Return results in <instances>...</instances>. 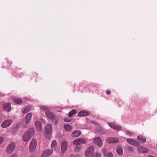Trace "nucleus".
<instances>
[{"instance_id": "nucleus-8", "label": "nucleus", "mask_w": 157, "mask_h": 157, "mask_svg": "<svg viewBox=\"0 0 157 157\" xmlns=\"http://www.w3.org/2000/svg\"><path fill=\"white\" fill-rule=\"evenodd\" d=\"M13 121L11 119H7L4 121L1 124L3 128H6L10 126L12 123Z\"/></svg>"}, {"instance_id": "nucleus-2", "label": "nucleus", "mask_w": 157, "mask_h": 157, "mask_svg": "<svg viewBox=\"0 0 157 157\" xmlns=\"http://www.w3.org/2000/svg\"><path fill=\"white\" fill-rule=\"evenodd\" d=\"M16 144L15 143L12 142L10 143L7 146L6 152L8 154H11L15 148Z\"/></svg>"}, {"instance_id": "nucleus-35", "label": "nucleus", "mask_w": 157, "mask_h": 157, "mask_svg": "<svg viewBox=\"0 0 157 157\" xmlns=\"http://www.w3.org/2000/svg\"><path fill=\"white\" fill-rule=\"evenodd\" d=\"M64 121L65 122H69L70 121L69 119L67 118H64Z\"/></svg>"}, {"instance_id": "nucleus-25", "label": "nucleus", "mask_w": 157, "mask_h": 157, "mask_svg": "<svg viewBox=\"0 0 157 157\" xmlns=\"http://www.w3.org/2000/svg\"><path fill=\"white\" fill-rule=\"evenodd\" d=\"M13 100L14 102L17 104H20L22 102V101L21 99L17 98H13Z\"/></svg>"}, {"instance_id": "nucleus-19", "label": "nucleus", "mask_w": 157, "mask_h": 157, "mask_svg": "<svg viewBox=\"0 0 157 157\" xmlns=\"http://www.w3.org/2000/svg\"><path fill=\"white\" fill-rule=\"evenodd\" d=\"M26 132L31 137L32 136L35 134L34 129L33 128H31Z\"/></svg>"}, {"instance_id": "nucleus-14", "label": "nucleus", "mask_w": 157, "mask_h": 157, "mask_svg": "<svg viewBox=\"0 0 157 157\" xmlns=\"http://www.w3.org/2000/svg\"><path fill=\"white\" fill-rule=\"evenodd\" d=\"M109 125L112 128L116 130H121V127L117 125H116L112 123H109Z\"/></svg>"}, {"instance_id": "nucleus-22", "label": "nucleus", "mask_w": 157, "mask_h": 157, "mask_svg": "<svg viewBox=\"0 0 157 157\" xmlns=\"http://www.w3.org/2000/svg\"><path fill=\"white\" fill-rule=\"evenodd\" d=\"M30 138V136L26 132L24 133L23 136V140L25 142L27 141Z\"/></svg>"}, {"instance_id": "nucleus-6", "label": "nucleus", "mask_w": 157, "mask_h": 157, "mask_svg": "<svg viewBox=\"0 0 157 157\" xmlns=\"http://www.w3.org/2000/svg\"><path fill=\"white\" fill-rule=\"evenodd\" d=\"M36 144V140L35 139H32L29 146V149L30 151L33 152L35 150Z\"/></svg>"}, {"instance_id": "nucleus-12", "label": "nucleus", "mask_w": 157, "mask_h": 157, "mask_svg": "<svg viewBox=\"0 0 157 157\" xmlns=\"http://www.w3.org/2000/svg\"><path fill=\"white\" fill-rule=\"evenodd\" d=\"M127 141L128 143L133 145L138 146L140 145V144L138 142L132 139H127Z\"/></svg>"}, {"instance_id": "nucleus-37", "label": "nucleus", "mask_w": 157, "mask_h": 157, "mask_svg": "<svg viewBox=\"0 0 157 157\" xmlns=\"http://www.w3.org/2000/svg\"><path fill=\"white\" fill-rule=\"evenodd\" d=\"M42 122V123H45V121L44 120V119H42L41 120Z\"/></svg>"}, {"instance_id": "nucleus-17", "label": "nucleus", "mask_w": 157, "mask_h": 157, "mask_svg": "<svg viewBox=\"0 0 157 157\" xmlns=\"http://www.w3.org/2000/svg\"><path fill=\"white\" fill-rule=\"evenodd\" d=\"M89 114L88 112L85 110H83L80 111L78 113V116L80 117H82L88 115Z\"/></svg>"}, {"instance_id": "nucleus-39", "label": "nucleus", "mask_w": 157, "mask_h": 157, "mask_svg": "<svg viewBox=\"0 0 157 157\" xmlns=\"http://www.w3.org/2000/svg\"><path fill=\"white\" fill-rule=\"evenodd\" d=\"M129 148H130V149L131 151H133V149L131 147H129Z\"/></svg>"}, {"instance_id": "nucleus-18", "label": "nucleus", "mask_w": 157, "mask_h": 157, "mask_svg": "<svg viewBox=\"0 0 157 157\" xmlns=\"http://www.w3.org/2000/svg\"><path fill=\"white\" fill-rule=\"evenodd\" d=\"M81 134V132L80 131L75 130L72 133L71 136L74 137H77L79 136Z\"/></svg>"}, {"instance_id": "nucleus-28", "label": "nucleus", "mask_w": 157, "mask_h": 157, "mask_svg": "<svg viewBox=\"0 0 157 157\" xmlns=\"http://www.w3.org/2000/svg\"><path fill=\"white\" fill-rule=\"evenodd\" d=\"M30 110V108L29 107H27L22 109V111L24 113H26L29 111Z\"/></svg>"}, {"instance_id": "nucleus-21", "label": "nucleus", "mask_w": 157, "mask_h": 157, "mask_svg": "<svg viewBox=\"0 0 157 157\" xmlns=\"http://www.w3.org/2000/svg\"><path fill=\"white\" fill-rule=\"evenodd\" d=\"M137 140L141 141V142L144 143L146 140V138L145 137L142 135H140L138 136Z\"/></svg>"}, {"instance_id": "nucleus-20", "label": "nucleus", "mask_w": 157, "mask_h": 157, "mask_svg": "<svg viewBox=\"0 0 157 157\" xmlns=\"http://www.w3.org/2000/svg\"><path fill=\"white\" fill-rule=\"evenodd\" d=\"M138 149L139 151L141 153H147L148 151V150L143 147H138Z\"/></svg>"}, {"instance_id": "nucleus-33", "label": "nucleus", "mask_w": 157, "mask_h": 157, "mask_svg": "<svg viewBox=\"0 0 157 157\" xmlns=\"http://www.w3.org/2000/svg\"><path fill=\"white\" fill-rule=\"evenodd\" d=\"M125 133L126 135L129 136L130 137H131L132 136V134L129 132L126 131L125 132Z\"/></svg>"}, {"instance_id": "nucleus-3", "label": "nucleus", "mask_w": 157, "mask_h": 157, "mask_svg": "<svg viewBox=\"0 0 157 157\" xmlns=\"http://www.w3.org/2000/svg\"><path fill=\"white\" fill-rule=\"evenodd\" d=\"M86 140L85 139L78 138L74 140L72 143L73 145H79L86 143Z\"/></svg>"}, {"instance_id": "nucleus-1", "label": "nucleus", "mask_w": 157, "mask_h": 157, "mask_svg": "<svg viewBox=\"0 0 157 157\" xmlns=\"http://www.w3.org/2000/svg\"><path fill=\"white\" fill-rule=\"evenodd\" d=\"M45 134L44 135L48 139L51 137V134L52 132V126L51 124H48L45 126Z\"/></svg>"}, {"instance_id": "nucleus-4", "label": "nucleus", "mask_w": 157, "mask_h": 157, "mask_svg": "<svg viewBox=\"0 0 157 157\" xmlns=\"http://www.w3.org/2000/svg\"><path fill=\"white\" fill-rule=\"evenodd\" d=\"M94 147L92 146L89 147L85 152V156L86 157H89L91 155L94 151Z\"/></svg>"}, {"instance_id": "nucleus-7", "label": "nucleus", "mask_w": 157, "mask_h": 157, "mask_svg": "<svg viewBox=\"0 0 157 157\" xmlns=\"http://www.w3.org/2000/svg\"><path fill=\"white\" fill-rule=\"evenodd\" d=\"M32 117V113H31L26 114L25 117V124L24 125L25 127L26 128L28 127V124L30 122Z\"/></svg>"}, {"instance_id": "nucleus-11", "label": "nucleus", "mask_w": 157, "mask_h": 157, "mask_svg": "<svg viewBox=\"0 0 157 157\" xmlns=\"http://www.w3.org/2000/svg\"><path fill=\"white\" fill-rule=\"evenodd\" d=\"M93 140L94 143L98 146L101 147L103 144L102 140L99 137H97L94 138Z\"/></svg>"}, {"instance_id": "nucleus-34", "label": "nucleus", "mask_w": 157, "mask_h": 157, "mask_svg": "<svg viewBox=\"0 0 157 157\" xmlns=\"http://www.w3.org/2000/svg\"><path fill=\"white\" fill-rule=\"evenodd\" d=\"M4 138L2 137H0V144H1L3 141Z\"/></svg>"}, {"instance_id": "nucleus-13", "label": "nucleus", "mask_w": 157, "mask_h": 157, "mask_svg": "<svg viewBox=\"0 0 157 157\" xmlns=\"http://www.w3.org/2000/svg\"><path fill=\"white\" fill-rule=\"evenodd\" d=\"M106 141L108 143H117L119 142V140L116 138L113 137L108 138L107 139Z\"/></svg>"}, {"instance_id": "nucleus-24", "label": "nucleus", "mask_w": 157, "mask_h": 157, "mask_svg": "<svg viewBox=\"0 0 157 157\" xmlns=\"http://www.w3.org/2000/svg\"><path fill=\"white\" fill-rule=\"evenodd\" d=\"M117 154L120 155H121L123 153L122 148L120 146H117Z\"/></svg>"}, {"instance_id": "nucleus-31", "label": "nucleus", "mask_w": 157, "mask_h": 157, "mask_svg": "<svg viewBox=\"0 0 157 157\" xmlns=\"http://www.w3.org/2000/svg\"><path fill=\"white\" fill-rule=\"evenodd\" d=\"M40 109L41 110L46 111H49V109L47 107L45 106H42L41 107Z\"/></svg>"}, {"instance_id": "nucleus-38", "label": "nucleus", "mask_w": 157, "mask_h": 157, "mask_svg": "<svg viewBox=\"0 0 157 157\" xmlns=\"http://www.w3.org/2000/svg\"><path fill=\"white\" fill-rule=\"evenodd\" d=\"M70 157H75V156L74 155H71L70 156Z\"/></svg>"}, {"instance_id": "nucleus-23", "label": "nucleus", "mask_w": 157, "mask_h": 157, "mask_svg": "<svg viewBox=\"0 0 157 157\" xmlns=\"http://www.w3.org/2000/svg\"><path fill=\"white\" fill-rule=\"evenodd\" d=\"M57 145V142L55 140H53L52 141L51 145V147L52 148L51 149L53 150L55 149L56 146Z\"/></svg>"}, {"instance_id": "nucleus-30", "label": "nucleus", "mask_w": 157, "mask_h": 157, "mask_svg": "<svg viewBox=\"0 0 157 157\" xmlns=\"http://www.w3.org/2000/svg\"><path fill=\"white\" fill-rule=\"evenodd\" d=\"M76 110L75 109H73L71 111H70L69 114L68 116L70 117H72L74 114L76 113Z\"/></svg>"}, {"instance_id": "nucleus-36", "label": "nucleus", "mask_w": 157, "mask_h": 157, "mask_svg": "<svg viewBox=\"0 0 157 157\" xmlns=\"http://www.w3.org/2000/svg\"><path fill=\"white\" fill-rule=\"evenodd\" d=\"M106 93L107 94H109L110 93V91L109 90H107L106 91Z\"/></svg>"}, {"instance_id": "nucleus-32", "label": "nucleus", "mask_w": 157, "mask_h": 157, "mask_svg": "<svg viewBox=\"0 0 157 157\" xmlns=\"http://www.w3.org/2000/svg\"><path fill=\"white\" fill-rule=\"evenodd\" d=\"M113 155L112 152H109L108 153L105 155V157H113Z\"/></svg>"}, {"instance_id": "nucleus-29", "label": "nucleus", "mask_w": 157, "mask_h": 157, "mask_svg": "<svg viewBox=\"0 0 157 157\" xmlns=\"http://www.w3.org/2000/svg\"><path fill=\"white\" fill-rule=\"evenodd\" d=\"M75 147H74V150L75 151L78 152L81 149V146L79 145H75Z\"/></svg>"}, {"instance_id": "nucleus-5", "label": "nucleus", "mask_w": 157, "mask_h": 157, "mask_svg": "<svg viewBox=\"0 0 157 157\" xmlns=\"http://www.w3.org/2000/svg\"><path fill=\"white\" fill-rule=\"evenodd\" d=\"M45 115L46 116L52 121L55 120L56 123L57 122V120H56V117L52 113L49 111H47L45 112Z\"/></svg>"}, {"instance_id": "nucleus-9", "label": "nucleus", "mask_w": 157, "mask_h": 157, "mask_svg": "<svg viewBox=\"0 0 157 157\" xmlns=\"http://www.w3.org/2000/svg\"><path fill=\"white\" fill-rule=\"evenodd\" d=\"M67 143L65 141H63L61 144V152L63 154L67 151Z\"/></svg>"}, {"instance_id": "nucleus-27", "label": "nucleus", "mask_w": 157, "mask_h": 157, "mask_svg": "<svg viewBox=\"0 0 157 157\" xmlns=\"http://www.w3.org/2000/svg\"><path fill=\"white\" fill-rule=\"evenodd\" d=\"M64 128L67 131L71 130L72 129L71 127L68 124H65L64 125Z\"/></svg>"}, {"instance_id": "nucleus-16", "label": "nucleus", "mask_w": 157, "mask_h": 157, "mask_svg": "<svg viewBox=\"0 0 157 157\" xmlns=\"http://www.w3.org/2000/svg\"><path fill=\"white\" fill-rule=\"evenodd\" d=\"M35 125L38 131H41L42 130V128L41 123L39 121H36Z\"/></svg>"}, {"instance_id": "nucleus-15", "label": "nucleus", "mask_w": 157, "mask_h": 157, "mask_svg": "<svg viewBox=\"0 0 157 157\" xmlns=\"http://www.w3.org/2000/svg\"><path fill=\"white\" fill-rule=\"evenodd\" d=\"M3 109L5 111L9 112L11 110L10 103H6L4 104Z\"/></svg>"}, {"instance_id": "nucleus-26", "label": "nucleus", "mask_w": 157, "mask_h": 157, "mask_svg": "<svg viewBox=\"0 0 157 157\" xmlns=\"http://www.w3.org/2000/svg\"><path fill=\"white\" fill-rule=\"evenodd\" d=\"M101 155L100 153L98 152H94L92 155V157H101Z\"/></svg>"}, {"instance_id": "nucleus-10", "label": "nucleus", "mask_w": 157, "mask_h": 157, "mask_svg": "<svg viewBox=\"0 0 157 157\" xmlns=\"http://www.w3.org/2000/svg\"><path fill=\"white\" fill-rule=\"evenodd\" d=\"M52 149H49L44 151L41 155V157H47L50 156L53 152Z\"/></svg>"}]
</instances>
